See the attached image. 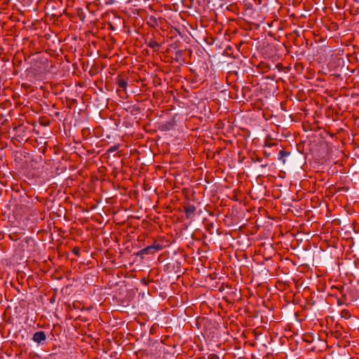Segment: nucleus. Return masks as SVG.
<instances>
[{"mask_svg": "<svg viewBox=\"0 0 359 359\" xmlns=\"http://www.w3.org/2000/svg\"><path fill=\"white\" fill-rule=\"evenodd\" d=\"M162 249L163 245L157 243L156 241H154L153 245L142 249L137 253V256H140L143 259L144 255L154 254L155 252L161 250Z\"/></svg>", "mask_w": 359, "mask_h": 359, "instance_id": "obj_1", "label": "nucleus"}, {"mask_svg": "<svg viewBox=\"0 0 359 359\" xmlns=\"http://www.w3.org/2000/svg\"><path fill=\"white\" fill-rule=\"evenodd\" d=\"M34 341L40 344L46 339V334L44 331L36 332L32 337Z\"/></svg>", "mask_w": 359, "mask_h": 359, "instance_id": "obj_2", "label": "nucleus"}, {"mask_svg": "<svg viewBox=\"0 0 359 359\" xmlns=\"http://www.w3.org/2000/svg\"><path fill=\"white\" fill-rule=\"evenodd\" d=\"M116 84L123 90H126L128 86V81L122 76L118 75L116 80Z\"/></svg>", "mask_w": 359, "mask_h": 359, "instance_id": "obj_3", "label": "nucleus"}, {"mask_svg": "<svg viewBox=\"0 0 359 359\" xmlns=\"http://www.w3.org/2000/svg\"><path fill=\"white\" fill-rule=\"evenodd\" d=\"M186 217L188 219L191 215L196 211V207L194 205L188 204L184 207Z\"/></svg>", "mask_w": 359, "mask_h": 359, "instance_id": "obj_4", "label": "nucleus"}, {"mask_svg": "<svg viewBox=\"0 0 359 359\" xmlns=\"http://www.w3.org/2000/svg\"><path fill=\"white\" fill-rule=\"evenodd\" d=\"M146 43L147 44V46H149V48L154 49V51H158V50L160 45L155 40L151 39L148 41H147Z\"/></svg>", "mask_w": 359, "mask_h": 359, "instance_id": "obj_5", "label": "nucleus"}, {"mask_svg": "<svg viewBox=\"0 0 359 359\" xmlns=\"http://www.w3.org/2000/svg\"><path fill=\"white\" fill-rule=\"evenodd\" d=\"M176 62H179L180 65L184 62V59L182 56V50H177L175 53V57L173 58Z\"/></svg>", "mask_w": 359, "mask_h": 359, "instance_id": "obj_6", "label": "nucleus"}, {"mask_svg": "<svg viewBox=\"0 0 359 359\" xmlns=\"http://www.w3.org/2000/svg\"><path fill=\"white\" fill-rule=\"evenodd\" d=\"M290 155V152H287L285 151V150L283 149H281L279 153H278V159L279 161H281L283 163H285V158L286 156H288Z\"/></svg>", "mask_w": 359, "mask_h": 359, "instance_id": "obj_7", "label": "nucleus"}, {"mask_svg": "<svg viewBox=\"0 0 359 359\" xmlns=\"http://www.w3.org/2000/svg\"><path fill=\"white\" fill-rule=\"evenodd\" d=\"M81 134H82L83 137L88 139L90 137L91 133L88 128H84L81 130Z\"/></svg>", "mask_w": 359, "mask_h": 359, "instance_id": "obj_8", "label": "nucleus"}, {"mask_svg": "<svg viewBox=\"0 0 359 359\" xmlns=\"http://www.w3.org/2000/svg\"><path fill=\"white\" fill-rule=\"evenodd\" d=\"M341 317L344 319H349L351 317V314L348 309H343L341 311Z\"/></svg>", "mask_w": 359, "mask_h": 359, "instance_id": "obj_9", "label": "nucleus"}, {"mask_svg": "<svg viewBox=\"0 0 359 359\" xmlns=\"http://www.w3.org/2000/svg\"><path fill=\"white\" fill-rule=\"evenodd\" d=\"M120 147V144H115V145H113V146H111L108 149H107V152L108 153H113V152H115Z\"/></svg>", "mask_w": 359, "mask_h": 359, "instance_id": "obj_10", "label": "nucleus"}, {"mask_svg": "<svg viewBox=\"0 0 359 359\" xmlns=\"http://www.w3.org/2000/svg\"><path fill=\"white\" fill-rule=\"evenodd\" d=\"M275 145H276V143L271 142V140H266L264 144V147H273Z\"/></svg>", "mask_w": 359, "mask_h": 359, "instance_id": "obj_11", "label": "nucleus"}, {"mask_svg": "<svg viewBox=\"0 0 359 359\" xmlns=\"http://www.w3.org/2000/svg\"><path fill=\"white\" fill-rule=\"evenodd\" d=\"M345 301H346V295L343 294L341 298L337 299V304H338V305H342V304H345Z\"/></svg>", "mask_w": 359, "mask_h": 359, "instance_id": "obj_12", "label": "nucleus"}, {"mask_svg": "<svg viewBox=\"0 0 359 359\" xmlns=\"http://www.w3.org/2000/svg\"><path fill=\"white\" fill-rule=\"evenodd\" d=\"M79 252H80V250L79 248H74L73 250H72V252L76 255V256H79Z\"/></svg>", "mask_w": 359, "mask_h": 359, "instance_id": "obj_13", "label": "nucleus"}, {"mask_svg": "<svg viewBox=\"0 0 359 359\" xmlns=\"http://www.w3.org/2000/svg\"><path fill=\"white\" fill-rule=\"evenodd\" d=\"M263 154L264 155V157H266V158H268L271 155V153L269 151H268L267 150H264Z\"/></svg>", "mask_w": 359, "mask_h": 359, "instance_id": "obj_14", "label": "nucleus"}, {"mask_svg": "<svg viewBox=\"0 0 359 359\" xmlns=\"http://www.w3.org/2000/svg\"><path fill=\"white\" fill-rule=\"evenodd\" d=\"M4 1V4H8L10 0H2Z\"/></svg>", "mask_w": 359, "mask_h": 359, "instance_id": "obj_15", "label": "nucleus"}, {"mask_svg": "<svg viewBox=\"0 0 359 359\" xmlns=\"http://www.w3.org/2000/svg\"><path fill=\"white\" fill-rule=\"evenodd\" d=\"M261 166H262V168H265V167H266V165H262Z\"/></svg>", "mask_w": 359, "mask_h": 359, "instance_id": "obj_16", "label": "nucleus"}]
</instances>
